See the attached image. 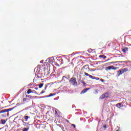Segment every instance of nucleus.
I'll return each mask as SVG.
<instances>
[{"label":"nucleus","instance_id":"393cba45","mask_svg":"<svg viewBox=\"0 0 131 131\" xmlns=\"http://www.w3.org/2000/svg\"><path fill=\"white\" fill-rule=\"evenodd\" d=\"M46 93L45 90H42V91L40 93V94H45Z\"/></svg>","mask_w":131,"mask_h":131},{"label":"nucleus","instance_id":"2eb2a0df","mask_svg":"<svg viewBox=\"0 0 131 131\" xmlns=\"http://www.w3.org/2000/svg\"><path fill=\"white\" fill-rule=\"evenodd\" d=\"M1 122H2V123L3 124H5L6 123V122H7V121L5 120L2 119V120H1Z\"/></svg>","mask_w":131,"mask_h":131},{"label":"nucleus","instance_id":"b1692460","mask_svg":"<svg viewBox=\"0 0 131 131\" xmlns=\"http://www.w3.org/2000/svg\"><path fill=\"white\" fill-rule=\"evenodd\" d=\"M6 113L5 110H2V111H1L0 112V114H3V113Z\"/></svg>","mask_w":131,"mask_h":131},{"label":"nucleus","instance_id":"a878e982","mask_svg":"<svg viewBox=\"0 0 131 131\" xmlns=\"http://www.w3.org/2000/svg\"><path fill=\"white\" fill-rule=\"evenodd\" d=\"M55 115L56 117H58L59 116L58 113L56 111H55Z\"/></svg>","mask_w":131,"mask_h":131},{"label":"nucleus","instance_id":"f3484780","mask_svg":"<svg viewBox=\"0 0 131 131\" xmlns=\"http://www.w3.org/2000/svg\"><path fill=\"white\" fill-rule=\"evenodd\" d=\"M33 92H32V90L31 89H29L27 91V94H31Z\"/></svg>","mask_w":131,"mask_h":131},{"label":"nucleus","instance_id":"39448f33","mask_svg":"<svg viewBox=\"0 0 131 131\" xmlns=\"http://www.w3.org/2000/svg\"><path fill=\"white\" fill-rule=\"evenodd\" d=\"M109 94H107L106 93L103 94L102 95H101L100 97V99L103 100L105 98H107L109 97Z\"/></svg>","mask_w":131,"mask_h":131},{"label":"nucleus","instance_id":"f03ea898","mask_svg":"<svg viewBox=\"0 0 131 131\" xmlns=\"http://www.w3.org/2000/svg\"><path fill=\"white\" fill-rule=\"evenodd\" d=\"M128 69H122L119 70H118L117 72L118 73V76H120L121 75H122L124 73L128 71Z\"/></svg>","mask_w":131,"mask_h":131},{"label":"nucleus","instance_id":"9d476101","mask_svg":"<svg viewBox=\"0 0 131 131\" xmlns=\"http://www.w3.org/2000/svg\"><path fill=\"white\" fill-rule=\"evenodd\" d=\"M24 119L26 120V122H27L28 121L29 119H30V117L25 115V116L23 117Z\"/></svg>","mask_w":131,"mask_h":131},{"label":"nucleus","instance_id":"7c9ffc66","mask_svg":"<svg viewBox=\"0 0 131 131\" xmlns=\"http://www.w3.org/2000/svg\"><path fill=\"white\" fill-rule=\"evenodd\" d=\"M106 127H107V125L106 124H104L103 125V128L105 129V128H106Z\"/></svg>","mask_w":131,"mask_h":131},{"label":"nucleus","instance_id":"a211bd4d","mask_svg":"<svg viewBox=\"0 0 131 131\" xmlns=\"http://www.w3.org/2000/svg\"><path fill=\"white\" fill-rule=\"evenodd\" d=\"M30 129L29 127H28L27 128H24L23 130V131H28Z\"/></svg>","mask_w":131,"mask_h":131},{"label":"nucleus","instance_id":"2f4dec72","mask_svg":"<svg viewBox=\"0 0 131 131\" xmlns=\"http://www.w3.org/2000/svg\"><path fill=\"white\" fill-rule=\"evenodd\" d=\"M82 84L84 85H85V84H86V83H85V82H83V81L82 82Z\"/></svg>","mask_w":131,"mask_h":131},{"label":"nucleus","instance_id":"72a5a7b5","mask_svg":"<svg viewBox=\"0 0 131 131\" xmlns=\"http://www.w3.org/2000/svg\"><path fill=\"white\" fill-rule=\"evenodd\" d=\"M96 80H99V78H95Z\"/></svg>","mask_w":131,"mask_h":131},{"label":"nucleus","instance_id":"4468645a","mask_svg":"<svg viewBox=\"0 0 131 131\" xmlns=\"http://www.w3.org/2000/svg\"><path fill=\"white\" fill-rule=\"evenodd\" d=\"M35 84L33 82H31V83L28 84V86L31 87V86H34Z\"/></svg>","mask_w":131,"mask_h":131},{"label":"nucleus","instance_id":"c85d7f7f","mask_svg":"<svg viewBox=\"0 0 131 131\" xmlns=\"http://www.w3.org/2000/svg\"><path fill=\"white\" fill-rule=\"evenodd\" d=\"M49 73H47V74H46V73H44V76H49Z\"/></svg>","mask_w":131,"mask_h":131},{"label":"nucleus","instance_id":"c756f323","mask_svg":"<svg viewBox=\"0 0 131 131\" xmlns=\"http://www.w3.org/2000/svg\"><path fill=\"white\" fill-rule=\"evenodd\" d=\"M88 51H89V53H91L93 51V50L91 49H89Z\"/></svg>","mask_w":131,"mask_h":131},{"label":"nucleus","instance_id":"f8f14e48","mask_svg":"<svg viewBox=\"0 0 131 131\" xmlns=\"http://www.w3.org/2000/svg\"><path fill=\"white\" fill-rule=\"evenodd\" d=\"M116 106L118 108H120L121 107V103H117L116 104Z\"/></svg>","mask_w":131,"mask_h":131},{"label":"nucleus","instance_id":"58836bf2","mask_svg":"<svg viewBox=\"0 0 131 131\" xmlns=\"http://www.w3.org/2000/svg\"><path fill=\"white\" fill-rule=\"evenodd\" d=\"M116 131H119V129H117Z\"/></svg>","mask_w":131,"mask_h":131},{"label":"nucleus","instance_id":"473e14b6","mask_svg":"<svg viewBox=\"0 0 131 131\" xmlns=\"http://www.w3.org/2000/svg\"><path fill=\"white\" fill-rule=\"evenodd\" d=\"M72 126L73 127H74V128L76 127V126H75V125L74 124H73L72 125Z\"/></svg>","mask_w":131,"mask_h":131},{"label":"nucleus","instance_id":"7ed1b4c3","mask_svg":"<svg viewBox=\"0 0 131 131\" xmlns=\"http://www.w3.org/2000/svg\"><path fill=\"white\" fill-rule=\"evenodd\" d=\"M82 70H83L84 72H89L90 71L89 64H86L82 68Z\"/></svg>","mask_w":131,"mask_h":131},{"label":"nucleus","instance_id":"20e7f679","mask_svg":"<svg viewBox=\"0 0 131 131\" xmlns=\"http://www.w3.org/2000/svg\"><path fill=\"white\" fill-rule=\"evenodd\" d=\"M116 69H117V68H115L113 66H108V67H106L105 68V70L106 71H111L112 70H115Z\"/></svg>","mask_w":131,"mask_h":131},{"label":"nucleus","instance_id":"6ab92c4d","mask_svg":"<svg viewBox=\"0 0 131 131\" xmlns=\"http://www.w3.org/2000/svg\"><path fill=\"white\" fill-rule=\"evenodd\" d=\"M90 78L91 79H92V80H94V79H96V77H94V76H92V75L90 76Z\"/></svg>","mask_w":131,"mask_h":131},{"label":"nucleus","instance_id":"dca6fc26","mask_svg":"<svg viewBox=\"0 0 131 131\" xmlns=\"http://www.w3.org/2000/svg\"><path fill=\"white\" fill-rule=\"evenodd\" d=\"M43 84H44L43 83L39 84H38L39 89H41V88H42L43 86Z\"/></svg>","mask_w":131,"mask_h":131},{"label":"nucleus","instance_id":"c9c22d12","mask_svg":"<svg viewBox=\"0 0 131 131\" xmlns=\"http://www.w3.org/2000/svg\"><path fill=\"white\" fill-rule=\"evenodd\" d=\"M30 97V95H26V98H29Z\"/></svg>","mask_w":131,"mask_h":131},{"label":"nucleus","instance_id":"4be33fe9","mask_svg":"<svg viewBox=\"0 0 131 131\" xmlns=\"http://www.w3.org/2000/svg\"><path fill=\"white\" fill-rule=\"evenodd\" d=\"M84 74L85 76H89L90 77V76H91V75H90L89 74L87 73L86 72H84Z\"/></svg>","mask_w":131,"mask_h":131},{"label":"nucleus","instance_id":"423d86ee","mask_svg":"<svg viewBox=\"0 0 131 131\" xmlns=\"http://www.w3.org/2000/svg\"><path fill=\"white\" fill-rule=\"evenodd\" d=\"M122 51L123 53H127L128 51V47H123L122 48Z\"/></svg>","mask_w":131,"mask_h":131},{"label":"nucleus","instance_id":"0eeeda50","mask_svg":"<svg viewBox=\"0 0 131 131\" xmlns=\"http://www.w3.org/2000/svg\"><path fill=\"white\" fill-rule=\"evenodd\" d=\"M41 78V76H39L38 75H36L35 78L33 79V81H36L37 80H39Z\"/></svg>","mask_w":131,"mask_h":131},{"label":"nucleus","instance_id":"aec40b11","mask_svg":"<svg viewBox=\"0 0 131 131\" xmlns=\"http://www.w3.org/2000/svg\"><path fill=\"white\" fill-rule=\"evenodd\" d=\"M103 45H104V43L102 42H100L99 43V46L100 47H103Z\"/></svg>","mask_w":131,"mask_h":131},{"label":"nucleus","instance_id":"f257e3e1","mask_svg":"<svg viewBox=\"0 0 131 131\" xmlns=\"http://www.w3.org/2000/svg\"><path fill=\"white\" fill-rule=\"evenodd\" d=\"M70 84L72 85H78V82L77 81V78L72 77L71 78L70 81H69Z\"/></svg>","mask_w":131,"mask_h":131},{"label":"nucleus","instance_id":"4c0bfd02","mask_svg":"<svg viewBox=\"0 0 131 131\" xmlns=\"http://www.w3.org/2000/svg\"><path fill=\"white\" fill-rule=\"evenodd\" d=\"M47 88H48V86H46L45 88L44 89L45 90H47Z\"/></svg>","mask_w":131,"mask_h":131},{"label":"nucleus","instance_id":"6e6552de","mask_svg":"<svg viewBox=\"0 0 131 131\" xmlns=\"http://www.w3.org/2000/svg\"><path fill=\"white\" fill-rule=\"evenodd\" d=\"M90 88H86L84 89V90H82V91L80 93V94H85L88 91H89Z\"/></svg>","mask_w":131,"mask_h":131},{"label":"nucleus","instance_id":"ddd939ff","mask_svg":"<svg viewBox=\"0 0 131 131\" xmlns=\"http://www.w3.org/2000/svg\"><path fill=\"white\" fill-rule=\"evenodd\" d=\"M99 58H103V59H106V56H105L103 55H101L99 56Z\"/></svg>","mask_w":131,"mask_h":131},{"label":"nucleus","instance_id":"412c9836","mask_svg":"<svg viewBox=\"0 0 131 131\" xmlns=\"http://www.w3.org/2000/svg\"><path fill=\"white\" fill-rule=\"evenodd\" d=\"M112 63H113V62H108V63H106L105 64V66H108V65H111Z\"/></svg>","mask_w":131,"mask_h":131},{"label":"nucleus","instance_id":"1a4fd4ad","mask_svg":"<svg viewBox=\"0 0 131 131\" xmlns=\"http://www.w3.org/2000/svg\"><path fill=\"white\" fill-rule=\"evenodd\" d=\"M53 60H54V58L53 57H51L48 58V62L49 63H53Z\"/></svg>","mask_w":131,"mask_h":131},{"label":"nucleus","instance_id":"f704fd0d","mask_svg":"<svg viewBox=\"0 0 131 131\" xmlns=\"http://www.w3.org/2000/svg\"><path fill=\"white\" fill-rule=\"evenodd\" d=\"M96 92L97 93H98L99 92V90H96Z\"/></svg>","mask_w":131,"mask_h":131},{"label":"nucleus","instance_id":"5701e85b","mask_svg":"<svg viewBox=\"0 0 131 131\" xmlns=\"http://www.w3.org/2000/svg\"><path fill=\"white\" fill-rule=\"evenodd\" d=\"M125 63V61H116L115 63Z\"/></svg>","mask_w":131,"mask_h":131},{"label":"nucleus","instance_id":"e433bc0d","mask_svg":"<svg viewBox=\"0 0 131 131\" xmlns=\"http://www.w3.org/2000/svg\"><path fill=\"white\" fill-rule=\"evenodd\" d=\"M34 89L36 90H38V88H35Z\"/></svg>","mask_w":131,"mask_h":131},{"label":"nucleus","instance_id":"cd10ccee","mask_svg":"<svg viewBox=\"0 0 131 131\" xmlns=\"http://www.w3.org/2000/svg\"><path fill=\"white\" fill-rule=\"evenodd\" d=\"M28 100V99H27V98H25L23 99V101H24V102H26V101H27V100Z\"/></svg>","mask_w":131,"mask_h":131},{"label":"nucleus","instance_id":"bb28decb","mask_svg":"<svg viewBox=\"0 0 131 131\" xmlns=\"http://www.w3.org/2000/svg\"><path fill=\"white\" fill-rule=\"evenodd\" d=\"M54 94H53V93H51V94H50V95H49V97H52V96H53V95H54Z\"/></svg>","mask_w":131,"mask_h":131},{"label":"nucleus","instance_id":"9b49d317","mask_svg":"<svg viewBox=\"0 0 131 131\" xmlns=\"http://www.w3.org/2000/svg\"><path fill=\"white\" fill-rule=\"evenodd\" d=\"M14 108H15V107H12V108H8V109H5V112H6H6H8L11 111H12L13 110H14Z\"/></svg>","mask_w":131,"mask_h":131},{"label":"nucleus","instance_id":"ea45409f","mask_svg":"<svg viewBox=\"0 0 131 131\" xmlns=\"http://www.w3.org/2000/svg\"><path fill=\"white\" fill-rule=\"evenodd\" d=\"M64 77V76H63V77H62V78H63Z\"/></svg>","mask_w":131,"mask_h":131}]
</instances>
